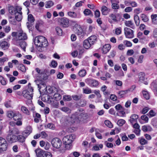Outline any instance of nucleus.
<instances>
[{
	"label": "nucleus",
	"instance_id": "22",
	"mask_svg": "<svg viewBox=\"0 0 157 157\" xmlns=\"http://www.w3.org/2000/svg\"><path fill=\"white\" fill-rule=\"evenodd\" d=\"M8 10L9 13L11 14H15L17 10L13 6L9 5L8 6Z\"/></svg>",
	"mask_w": 157,
	"mask_h": 157
},
{
	"label": "nucleus",
	"instance_id": "35",
	"mask_svg": "<svg viewBox=\"0 0 157 157\" xmlns=\"http://www.w3.org/2000/svg\"><path fill=\"white\" fill-rule=\"evenodd\" d=\"M84 13L86 16L90 15L91 16H93V15L91 10L88 9H86L83 12Z\"/></svg>",
	"mask_w": 157,
	"mask_h": 157
},
{
	"label": "nucleus",
	"instance_id": "38",
	"mask_svg": "<svg viewBox=\"0 0 157 157\" xmlns=\"http://www.w3.org/2000/svg\"><path fill=\"white\" fill-rule=\"evenodd\" d=\"M82 94H80L78 95H74L72 96V98L74 100L78 101L80 100L81 98L82 97Z\"/></svg>",
	"mask_w": 157,
	"mask_h": 157
},
{
	"label": "nucleus",
	"instance_id": "27",
	"mask_svg": "<svg viewBox=\"0 0 157 157\" xmlns=\"http://www.w3.org/2000/svg\"><path fill=\"white\" fill-rule=\"evenodd\" d=\"M145 74L143 72H140L139 73L138 75L139 81L142 82L145 79Z\"/></svg>",
	"mask_w": 157,
	"mask_h": 157
},
{
	"label": "nucleus",
	"instance_id": "17",
	"mask_svg": "<svg viewBox=\"0 0 157 157\" xmlns=\"http://www.w3.org/2000/svg\"><path fill=\"white\" fill-rule=\"evenodd\" d=\"M10 46V44L6 41H3L0 43V47L3 50L8 49Z\"/></svg>",
	"mask_w": 157,
	"mask_h": 157
},
{
	"label": "nucleus",
	"instance_id": "51",
	"mask_svg": "<svg viewBox=\"0 0 157 157\" xmlns=\"http://www.w3.org/2000/svg\"><path fill=\"white\" fill-rule=\"evenodd\" d=\"M86 101L85 99H80L79 102V104L82 107L86 106Z\"/></svg>",
	"mask_w": 157,
	"mask_h": 157
},
{
	"label": "nucleus",
	"instance_id": "52",
	"mask_svg": "<svg viewBox=\"0 0 157 157\" xmlns=\"http://www.w3.org/2000/svg\"><path fill=\"white\" fill-rule=\"evenodd\" d=\"M109 17L114 21L115 22H117L118 21V20L117 18H116V15L115 14H111L110 15Z\"/></svg>",
	"mask_w": 157,
	"mask_h": 157
},
{
	"label": "nucleus",
	"instance_id": "34",
	"mask_svg": "<svg viewBox=\"0 0 157 157\" xmlns=\"http://www.w3.org/2000/svg\"><path fill=\"white\" fill-rule=\"evenodd\" d=\"M86 73V72L85 70H81L79 71L78 73L79 76L80 77H82L85 76Z\"/></svg>",
	"mask_w": 157,
	"mask_h": 157
},
{
	"label": "nucleus",
	"instance_id": "47",
	"mask_svg": "<svg viewBox=\"0 0 157 157\" xmlns=\"http://www.w3.org/2000/svg\"><path fill=\"white\" fill-rule=\"evenodd\" d=\"M125 121L123 119H120L117 122V124L119 126H121L125 123Z\"/></svg>",
	"mask_w": 157,
	"mask_h": 157
},
{
	"label": "nucleus",
	"instance_id": "14",
	"mask_svg": "<svg viewBox=\"0 0 157 157\" xmlns=\"http://www.w3.org/2000/svg\"><path fill=\"white\" fill-rule=\"evenodd\" d=\"M69 23V20L67 18L62 17L60 19V25L64 27H68Z\"/></svg>",
	"mask_w": 157,
	"mask_h": 157
},
{
	"label": "nucleus",
	"instance_id": "59",
	"mask_svg": "<svg viewBox=\"0 0 157 157\" xmlns=\"http://www.w3.org/2000/svg\"><path fill=\"white\" fill-rule=\"evenodd\" d=\"M83 93L86 94H89L91 93V90L88 88L83 89Z\"/></svg>",
	"mask_w": 157,
	"mask_h": 157
},
{
	"label": "nucleus",
	"instance_id": "64",
	"mask_svg": "<svg viewBox=\"0 0 157 157\" xmlns=\"http://www.w3.org/2000/svg\"><path fill=\"white\" fill-rule=\"evenodd\" d=\"M100 12L98 10H97L95 12V17H98L100 16Z\"/></svg>",
	"mask_w": 157,
	"mask_h": 157
},
{
	"label": "nucleus",
	"instance_id": "49",
	"mask_svg": "<svg viewBox=\"0 0 157 157\" xmlns=\"http://www.w3.org/2000/svg\"><path fill=\"white\" fill-rule=\"evenodd\" d=\"M28 21L31 23L34 22L35 21L34 17L31 14H30L28 15Z\"/></svg>",
	"mask_w": 157,
	"mask_h": 157
},
{
	"label": "nucleus",
	"instance_id": "29",
	"mask_svg": "<svg viewBox=\"0 0 157 157\" xmlns=\"http://www.w3.org/2000/svg\"><path fill=\"white\" fill-rule=\"evenodd\" d=\"M125 25L132 29H134V27L133 25V23L131 21H126L125 22Z\"/></svg>",
	"mask_w": 157,
	"mask_h": 157
},
{
	"label": "nucleus",
	"instance_id": "56",
	"mask_svg": "<svg viewBox=\"0 0 157 157\" xmlns=\"http://www.w3.org/2000/svg\"><path fill=\"white\" fill-rule=\"evenodd\" d=\"M45 127L46 128L47 127V128L51 129H54V125L52 123L48 124L47 126L45 125Z\"/></svg>",
	"mask_w": 157,
	"mask_h": 157
},
{
	"label": "nucleus",
	"instance_id": "1",
	"mask_svg": "<svg viewBox=\"0 0 157 157\" xmlns=\"http://www.w3.org/2000/svg\"><path fill=\"white\" fill-rule=\"evenodd\" d=\"M34 42L35 45L40 47H46L48 45V41L43 36H40L36 37Z\"/></svg>",
	"mask_w": 157,
	"mask_h": 157
},
{
	"label": "nucleus",
	"instance_id": "3",
	"mask_svg": "<svg viewBox=\"0 0 157 157\" xmlns=\"http://www.w3.org/2000/svg\"><path fill=\"white\" fill-rule=\"evenodd\" d=\"M35 151L38 157H52V155L49 152L45 151L40 149H37Z\"/></svg>",
	"mask_w": 157,
	"mask_h": 157
},
{
	"label": "nucleus",
	"instance_id": "26",
	"mask_svg": "<svg viewBox=\"0 0 157 157\" xmlns=\"http://www.w3.org/2000/svg\"><path fill=\"white\" fill-rule=\"evenodd\" d=\"M152 128L149 125H144L142 127V130L144 132H150L152 130Z\"/></svg>",
	"mask_w": 157,
	"mask_h": 157
},
{
	"label": "nucleus",
	"instance_id": "33",
	"mask_svg": "<svg viewBox=\"0 0 157 157\" xmlns=\"http://www.w3.org/2000/svg\"><path fill=\"white\" fill-rule=\"evenodd\" d=\"M35 82H36V83L37 84V85L38 86V87H40V85L41 84H42V86H43V85H44V81H43L41 79H37L35 80Z\"/></svg>",
	"mask_w": 157,
	"mask_h": 157
},
{
	"label": "nucleus",
	"instance_id": "25",
	"mask_svg": "<svg viewBox=\"0 0 157 157\" xmlns=\"http://www.w3.org/2000/svg\"><path fill=\"white\" fill-rule=\"evenodd\" d=\"M128 91V90H127L119 91L118 93V98L120 99L123 97L124 96L127 94Z\"/></svg>",
	"mask_w": 157,
	"mask_h": 157
},
{
	"label": "nucleus",
	"instance_id": "5",
	"mask_svg": "<svg viewBox=\"0 0 157 157\" xmlns=\"http://www.w3.org/2000/svg\"><path fill=\"white\" fill-rule=\"evenodd\" d=\"M13 119L15 121H17L15 123L18 126L22 125L21 120L22 119V116L20 113H15Z\"/></svg>",
	"mask_w": 157,
	"mask_h": 157
},
{
	"label": "nucleus",
	"instance_id": "31",
	"mask_svg": "<svg viewBox=\"0 0 157 157\" xmlns=\"http://www.w3.org/2000/svg\"><path fill=\"white\" fill-rule=\"evenodd\" d=\"M50 96L48 95L43 94L41 96V100L43 101H49Z\"/></svg>",
	"mask_w": 157,
	"mask_h": 157
},
{
	"label": "nucleus",
	"instance_id": "44",
	"mask_svg": "<svg viewBox=\"0 0 157 157\" xmlns=\"http://www.w3.org/2000/svg\"><path fill=\"white\" fill-rule=\"evenodd\" d=\"M56 30L57 35L59 36H61L62 35L63 31L62 29L59 27H56Z\"/></svg>",
	"mask_w": 157,
	"mask_h": 157
},
{
	"label": "nucleus",
	"instance_id": "32",
	"mask_svg": "<svg viewBox=\"0 0 157 157\" xmlns=\"http://www.w3.org/2000/svg\"><path fill=\"white\" fill-rule=\"evenodd\" d=\"M17 140L20 142L23 143L25 141V137L22 135H19L17 136Z\"/></svg>",
	"mask_w": 157,
	"mask_h": 157
},
{
	"label": "nucleus",
	"instance_id": "11",
	"mask_svg": "<svg viewBox=\"0 0 157 157\" xmlns=\"http://www.w3.org/2000/svg\"><path fill=\"white\" fill-rule=\"evenodd\" d=\"M17 40H25L27 39V36L25 33L22 31H20L17 35Z\"/></svg>",
	"mask_w": 157,
	"mask_h": 157
},
{
	"label": "nucleus",
	"instance_id": "37",
	"mask_svg": "<svg viewBox=\"0 0 157 157\" xmlns=\"http://www.w3.org/2000/svg\"><path fill=\"white\" fill-rule=\"evenodd\" d=\"M53 97L55 100L58 101L60 100L61 99V96L58 93H56L54 95Z\"/></svg>",
	"mask_w": 157,
	"mask_h": 157
},
{
	"label": "nucleus",
	"instance_id": "62",
	"mask_svg": "<svg viewBox=\"0 0 157 157\" xmlns=\"http://www.w3.org/2000/svg\"><path fill=\"white\" fill-rule=\"evenodd\" d=\"M124 43L127 47H130L132 46V43L128 41H125L124 42Z\"/></svg>",
	"mask_w": 157,
	"mask_h": 157
},
{
	"label": "nucleus",
	"instance_id": "28",
	"mask_svg": "<svg viewBox=\"0 0 157 157\" xmlns=\"http://www.w3.org/2000/svg\"><path fill=\"white\" fill-rule=\"evenodd\" d=\"M60 109L62 111L67 114H70L71 113V109L68 107H63L61 108Z\"/></svg>",
	"mask_w": 157,
	"mask_h": 157
},
{
	"label": "nucleus",
	"instance_id": "55",
	"mask_svg": "<svg viewBox=\"0 0 157 157\" xmlns=\"http://www.w3.org/2000/svg\"><path fill=\"white\" fill-rule=\"evenodd\" d=\"M112 8L113 9H119V6L116 3H113L112 5Z\"/></svg>",
	"mask_w": 157,
	"mask_h": 157
},
{
	"label": "nucleus",
	"instance_id": "10",
	"mask_svg": "<svg viewBox=\"0 0 157 157\" xmlns=\"http://www.w3.org/2000/svg\"><path fill=\"white\" fill-rule=\"evenodd\" d=\"M85 82L86 83L92 86H97L99 84L97 80L90 78L86 79Z\"/></svg>",
	"mask_w": 157,
	"mask_h": 157
},
{
	"label": "nucleus",
	"instance_id": "19",
	"mask_svg": "<svg viewBox=\"0 0 157 157\" xmlns=\"http://www.w3.org/2000/svg\"><path fill=\"white\" fill-rule=\"evenodd\" d=\"M88 40L89 41L91 44L93 45L97 40V37L95 35H92L89 37Z\"/></svg>",
	"mask_w": 157,
	"mask_h": 157
},
{
	"label": "nucleus",
	"instance_id": "42",
	"mask_svg": "<svg viewBox=\"0 0 157 157\" xmlns=\"http://www.w3.org/2000/svg\"><path fill=\"white\" fill-rule=\"evenodd\" d=\"M18 68L22 72H25L26 71V70L24 65L23 64H20L18 66Z\"/></svg>",
	"mask_w": 157,
	"mask_h": 157
},
{
	"label": "nucleus",
	"instance_id": "7",
	"mask_svg": "<svg viewBox=\"0 0 157 157\" xmlns=\"http://www.w3.org/2000/svg\"><path fill=\"white\" fill-rule=\"evenodd\" d=\"M74 32L80 36H83L84 33L83 30L80 25L77 24L75 25L73 28Z\"/></svg>",
	"mask_w": 157,
	"mask_h": 157
},
{
	"label": "nucleus",
	"instance_id": "63",
	"mask_svg": "<svg viewBox=\"0 0 157 157\" xmlns=\"http://www.w3.org/2000/svg\"><path fill=\"white\" fill-rule=\"evenodd\" d=\"M110 98L113 101H116L117 99V97L114 94H111L110 96Z\"/></svg>",
	"mask_w": 157,
	"mask_h": 157
},
{
	"label": "nucleus",
	"instance_id": "58",
	"mask_svg": "<svg viewBox=\"0 0 157 157\" xmlns=\"http://www.w3.org/2000/svg\"><path fill=\"white\" fill-rule=\"evenodd\" d=\"M140 143L141 145H144L147 144V141L144 139H141L140 141Z\"/></svg>",
	"mask_w": 157,
	"mask_h": 157
},
{
	"label": "nucleus",
	"instance_id": "23",
	"mask_svg": "<svg viewBox=\"0 0 157 157\" xmlns=\"http://www.w3.org/2000/svg\"><path fill=\"white\" fill-rule=\"evenodd\" d=\"M101 10L102 14L104 15H106L110 11V10L105 6L101 7Z\"/></svg>",
	"mask_w": 157,
	"mask_h": 157
},
{
	"label": "nucleus",
	"instance_id": "24",
	"mask_svg": "<svg viewBox=\"0 0 157 157\" xmlns=\"http://www.w3.org/2000/svg\"><path fill=\"white\" fill-rule=\"evenodd\" d=\"M92 44H91L90 43L89 41L87 40H84L83 43V45L84 48L86 49H89L92 45Z\"/></svg>",
	"mask_w": 157,
	"mask_h": 157
},
{
	"label": "nucleus",
	"instance_id": "13",
	"mask_svg": "<svg viewBox=\"0 0 157 157\" xmlns=\"http://www.w3.org/2000/svg\"><path fill=\"white\" fill-rule=\"evenodd\" d=\"M21 9V8H19V10H17L15 13V19L18 21H21L22 18Z\"/></svg>",
	"mask_w": 157,
	"mask_h": 157
},
{
	"label": "nucleus",
	"instance_id": "43",
	"mask_svg": "<svg viewBox=\"0 0 157 157\" xmlns=\"http://www.w3.org/2000/svg\"><path fill=\"white\" fill-rule=\"evenodd\" d=\"M141 17L142 18V20L144 22H147L149 19L146 15L144 14H142L141 15Z\"/></svg>",
	"mask_w": 157,
	"mask_h": 157
},
{
	"label": "nucleus",
	"instance_id": "40",
	"mask_svg": "<svg viewBox=\"0 0 157 157\" xmlns=\"http://www.w3.org/2000/svg\"><path fill=\"white\" fill-rule=\"evenodd\" d=\"M63 99L65 101H70L71 100L72 98L70 95H64L63 97Z\"/></svg>",
	"mask_w": 157,
	"mask_h": 157
},
{
	"label": "nucleus",
	"instance_id": "46",
	"mask_svg": "<svg viewBox=\"0 0 157 157\" xmlns=\"http://www.w3.org/2000/svg\"><path fill=\"white\" fill-rule=\"evenodd\" d=\"M53 5V3L52 1H49L47 2L45 5L46 8H50Z\"/></svg>",
	"mask_w": 157,
	"mask_h": 157
},
{
	"label": "nucleus",
	"instance_id": "6",
	"mask_svg": "<svg viewBox=\"0 0 157 157\" xmlns=\"http://www.w3.org/2000/svg\"><path fill=\"white\" fill-rule=\"evenodd\" d=\"M78 114L76 113L72 114L71 117H68L66 118V123L67 124H71L74 123L76 121L78 120Z\"/></svg>",
	"mask_w": 157,
	"mask_h": 157
},
{
	"label": "nucleus",
	"instance_id": "53",
	"mask_svg": "<svg viewBox=\"0 0 157 157\" xmlns=\"http://www.w3.org/2000/svg\"><path fill=\"white\" fill-rule=\"evenodd\" d=\"M4 105L7 108H10L11 107L10 101H8L4 103Z\"/></svg>",
	"mask_w": 157,
	"mask_h": 157
},
{
	"label": "nucleus",
	"instance_id": "60",
	"mask_svg": "<svg viewBox=\"0 0 157 157\" xmlns=\"http://www.w3.org/2000/svg\"><path fill=\"white\" fill-rule=\"evenodd\" d=\"M32 132V130L30 128V130H25L23 133V135H25V134H26L28 135H29Z\"/></svg>",
	"mask_w": 157,
	"mask_h": 157
},
{
	"label": "nucleus",
	"instance_id": "8",
	"mask_svg": "<svg viewBox=\"0 0 157 157\" xmlns=\"http://www.w3.org/2000/svg\"><path fill=\"white\" fill-rule=\"evenodd\" d=\"M0 146L1 153L3 151H6L7 149V143L4 139L2 137H0Z\"/></svg>",
	"mask_w": 157,
	"mask_h": 157
},
{
	"label": "nucleus",
	"instance_id": "2",
	"mask_svg": "<svg viewBox=\"0 0 157 157\" xmlns=\"http://www.w3.org/2000/svg\"><path fill=\"white\" fill-rule=\"evenodd\" d=\"M74 135H67L64 136L63 139V144L65 145L66 149L69 150L71 148V143L73 141Z\"/></svg>",
	"mask_w": 157,
	"mask_h": 157
},
{
	"label": "nucleus",
	"instance_id": "61",
	"mask_svg": "<svg viewBox=\"0 0 157 157\" xmlns=\"http://www.w3.org/2000/svg\"><path fill=\"white\" fill-rule=\"evenodd\" d=\"M121 28H117L115 29V33L117 35H119L121 33Z\"/></svg>",
	"mask_w": 157,
	"mask_h": 157
},
{
	"label": "nucleus",
	"instance_id": "12",
	"mask_svg": "<svg viewBox=\"0 0 157 157\" xmlns=\"http://www.w3.org/2000/svg\"><path fill=\"white\" fill-rule=\"evenodd\" d=\"M17 138L16 136L9 133L6 137V139L9 142L12 143L16 142Z\"/></svg>",
	"mask_w": 157,
	"mask_h": 157
},
{
	"label": "nucleus",
	"instance_id": "15",
	"mask_svg": "<svg viewBox=\"0 0 157 157\" xmlns=\"http://www.w3.org/2000/svg\"><path fill=\"white\" fill-rule=\"evenodd\" d=\"M116 109L117 110H120L119 113V115L120 116H124L125 114V113L123 110L124 109L122 106L120 104H118L115 106Z\"/></svg>",
	"mask_w": 157,
	"mask_h": 157
},
{
	"label": "nucleus",
	"instance_id": "41",
	"mask_svg": "<svg viewBox=\"0 0 157 157\" xmlns=\"http://www.w3.org/2000/svg\"><path fill=\"white\" fill-rule=\"evenodd\" d=\"M48 90L50 93H53L58 92L57 89L54 86L51 87Z\"/></svg>",
	"mask_w": 157,
	"mask_h": 157
},
{
	"label": "nucleus",
	"instance_id": "57",
	"mask_svg": "<svg viewBox=\"0 0 157 157\" xmlns=\"http://www.w3.org/2000/svg\"><path fill=\"white\" fill-rule=\"evenodd\" d=\"M105 144L108 147H113V145L112 143L108 142L107 141L105 142Z\"/></svg>",
	"mask_w": 157,
	"mask_h": 157
},
{
	"label": "nucleus",
	"instance_id": "50",
	"mask_svg": "<svg viewBox=\"0 0 157 157\" xmlns=\"http://www.w3.org/2000/svg\"><path fill=\"white\" fill-rule=\"evenodd\" d=\"M143 94L144 97L147 100L149 99L150 98L149 95L148 93L145 91H143Z\"/></svg>",
	"mask_w": 157,
	"mask_h": 157
},
{
	"label": "nucleus",
	"instance_id": "36",
	"mask_svg": "<svg viewBox=\"0 0 157 157\" xmlns=\"http://www.w3.org/2000/svg\"><path fill=\"white\" fill-rule=\"evenodd\" d=\"M10 134H18L19 133L18 130L17 128H14L12 130H10L9 131Z\"/></svg>",
	"mask_w": 157,
	"mask_h": 157
},
{
	"label": "nucleus",
	"instance_id": "39",
	"mask_svg": "<svg viewBox=\"0 0 157 157\" xmlns=\"http://www.w3.org/2000/svg\"><path fill=\"white\" fill-rule=\"evenodd\" d=\"M21 110L24 113L27 115L29 114V111L25 107L23 106H22L21 107Z\"/></svg>",
	"mask_w": 157,
	"mask_h": 157
},
{
	"label": "nucleus",
	"instance_id": "16",
	"mask_svg": "<svg viewBox=\"0 0 157 157\" xmlns=\"http://www.w3.org/2000/svg\"><path fill=\"white\" fill-rule=\"evenodd\" d=\"M15 44L17 46H19L24 51H25L26 46V42L24 41H20V40H16Z\"/></svg>",
	"mask_w": 157,
	"mask_h": 157
},
{
	"label": "nucleus",
	"instance_id": "30",
	"mask_svg": "<svg viewBox=\"0 0 157 157\" xmlns=\"http://www.w3.org/2000/svg\"><path fill=\"white\" fill-rule=\"evenodd\" d=\"M15 113L12 111H8L6 113V115L8 118H13L14 116Z\"/></svg>",
	"mask_w": 157,
	"mask_h": 157
},
{
	"label": "nucleus",
	"instance_id": "48",
	"mask_svg": "<svg viewBox=\"0 0 157 157\" xmlns=\"http://www.w3.org/2000/svg\"><path fill=\"white\" fill-rule=\"evenodd\" d=\"M104 123L109 128H112L113 126L112 123L109 120H105V121Z\"/></svg>",
	"mask_w": 157,
	"mask_h": 157
},
{
	"label": "nucleus",
	"instance_id": "54",
	"mask_svg": "<svg viewBox=\"0 0 157 157\" xmlns=\"http://www.w3.org/2000/svg\"><path fill=\"white\" fill-rule=\"evenodd\" d=\"M141 119L144 121L146 122H147L148 120V118L146 115H144L141 116Z\"/></svg>",
	"mask_w": 157,
	"mask_h": 157
},
{
	"label": "nucleus",
	"instance_id": "20",
	"mask_svg": "<svg viewBox=\"0 0 157 157\" xmlns=\"http://www.w3.org/2000/svg\"><path fill=\"white\" fill-rule=\"evenodd\" d=\"M22 94L23 97L27 99H32L33 96L29 92H26V91H24Z\"/></svg>",
	"mask_w": 157,
	"mask_h": 157
},
{
	"label": "nucleus",
	"instance_id": "45",
	"mask_svg": "<svg viewBox=\"0 0 157 157\" xmlns=\"http://www.w3.org/2000/svg\"><path fill=\"white\" fill-rule=\"evenodd\" d=\"M68 15L70 17L75 18L77 17V14L74 12H69L67 13Z\"/></svg>",
	"mask_w": 157,
	"mask_h": 157
},
{
	"label": "nucleus",
	"instance_id": "21",
	"mask_svg": "<svg viewBox=\"0 0 157 157\" xmlns=\"http://www.w3.org/2000/svg\"><path fill=\"white\" fill-rule=\"evenodd\" d=\"M138 115L135 114H133L130 117V119L129 120V121L131 124H133L134 121H137L136 120L138 118Z\"/></svg>",
	"mask_w": 157,
	"mask_h": 157
},
{
	"label": "nucleus",
	"instance_id": "4",
	"mask_svg": "<svg viewBox=\"0 0 157 157\" xmlns=\"http://www.w3.org/2000/svg\"><path fill=\"white\" fill-rule=\"evenodd\" d=\"M52 146L57 149L59 148L62 145L61 140L58 138L53 139L51 141Z\"/></svg>",
	"mask_w": 157,
	"mask_h": 157
},
{
	"label": "nucleus",
	"instance_id": "9",
	"mask_svg": "<svg viewBox=\"0 0 157 157\" xmlns=\"http://www.w3.org/2000/svg\"><path fill=\"white\" fill-rule=\"evenodd\" d=\"M124 34L126 37L132 38L134 37L133 31L131 29L128 28H125L124 29Z\"/></svg>",
	"mask_w": 157,
	"mask_h": 157
},
{
	"label": "nucleus",
	"instance_id": "18",
	"mask_svg": "<svg viewBox=\"0 0 157 157\" xmlns=\"http://www.w3.org/2000/svg\"><path fill=\"white\" fill-rule=\"evenodd\" d=\"M111 48V46L109 44H106L103 46L102 51L103 53L106 54Z\"/></svg>",
	"mask_w": 157,
	"mask_h": 157
}]
</instances>
